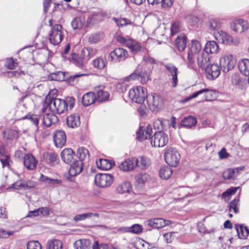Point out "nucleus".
<instances>
[{
  "mask_svg": "<svg viewBox=\"0 0 249 249\" xmlns=\"http://www.w3.org/2000/svg\"><path fill=\"white\" fill-rule=\"evenodd\" d=\"M136 133L139 141L149 140L151 145L154 147H163L167 144L169 140L168 135L163 131H156L152 136L153 130L150 124L146 127L140 126Z\"/></svg>",
  "mask_w": 249,
  "mask_h": 249,
  "instance_id": "1",
  "label": "nucleus"
},
{
  "mask_svg": "<svg viewBox=\"0 0 249 249\" xmlns=\"http://www.w3.org/2000/svg\"><path fill=\"white\" fill-rule=\"evenodd\" d=\"M75 100L72 97H67L64 100L59 98L48 99L46 98L45 104L51 112L60 114L66 110H71L75 105Z\"/></svg>",
  "mask_w": 249,
  "mask_h": 249,
  "instance_id": "2",
  "label": "nucleus"
},
{
  "mask_svg": "<svg viewBox=\"0 0 249 249\" xmlns=\"http://www.w3.org/2000/svg\"><path fill=\"white\" fill-rule=\"evenodd\" d=\"M201 48L202 47L199 41L196 39L192 40L191 43L188 45L186 64L189 69H195V57L201 52Z\"/></svg>",
  "mask_w": 249,
  "mask_h": 249,
  "instance_id": "3",
  "label": "nucleus"
},
{
  "mask_svg": "<svg viewBox=\"0 0 249 249\" xmlns=\"http://www.w3.org/2000/svg\"><path fill=\"white\" fill-rule=\"evenodd\" d=\"M53 112L47 113L43 117L36 114H28L25 118L29 120L37 128L40 118L42 119L43 124L47 127H49L53 124L56 123L58 120L57 117Z\"/></svg>",
  "mask_w": 249,
  "mask_h": 249,
  "instance_id": "4",
  "label": "nucleus"
},
{
  "mask_svg": "<svg viewBox=\"0 0 249 249\" xmlns=\"http://www.w3.org/2000/svg\"><path fill=\"white\" fill-rule=\"evenodd\" d=\"M129 97L134 102L141 104L145 101L147 97L146 89L141 86H138L131 89L129 91Z\"/></svg>",
  "mask_w": 249,
  "mask_h": 249,
  "instance_id": "5",
  "label": "nucleus"
},
{
  "mask_svg": "<svg viewBox=\"0 0 249 249\" xmlns=\"http://www.w3.org/2000/svg\"><path fill=\"white\" fill-rule=\"evenodd\" d=\"M164 159L166 162L170 166H177L179 161L180 156L178 152L175 148H168L164 153Z\"/></svg>",
  "mask_w": 249,
  "mask_h": 249,
  "instance_id": "6",
  "label": "nucleus"
},
{
  "mask_svg": "<svg viewBox=\"0 0 249 249\" xmlns=\"http://www.w3.org/2000/svg\"><path fill=\"white\" fill-rule=\"evenodd\" d=\"M236 60L233 55L227 53L223 54L220 59V68L224 72H228L235 66Z\"/></svg>",
  "mask_w": 249,
  "mask_h": 249,
  "instance_id": "7",
  "label": "nucleus"
},
{
  "mask_svg": "<svg viewBox=\"0 0 249 249\" xmlns=\"http://www.w3.org/2000/svg\"><path fill=\"white\" fill-rule=\"evenodd\" d=\"M116 39L118 42L129 48L133 54L137 53L141 50L142 48L139 43L134 40L131 38L127 39L121 36H118Z\"/></svg>",
  "mask_w": 249,
  "mask_h": 249,
  "instance_id": "8",
  "label": "nucleus"
},
{
  "mask_svg": "<svg viewBox=\"0 0 249 249\" xmlns=\"http://www.w3.org/2000/svg\"><path fill=\"white\" fill-rule=\"evenodd\" d=\"M62 26L60 24L54 25L50 34L49 40L53 45H58L63 39V34L62 31Z\"/></svg>",
  "mask_w": 249,
  "mask_h": 249,
  "instance_id": "9",
  "label": "nucleus"
},
{
  "mask_svg": "<svg viewBox=\"0 0 249 249\" xmlns=\"http://www.w3.org/2000/svg\"><path fill=\"white\" fill-rule=\"evenodd\" d=\"M113 176L108 174H97L94 178L95 184L101 188L109 186L113 182Z\"/></svg>",
  "mask_w": 249,
  "mask_h": 249,
  "instance_id": "10",
  "label": "nucleus"
},
{
  "mask_svg": "<svg viewBox=\"0 0 249 249\" xmlns=\"http://www.w3.org/2000/svg\"><path fill=\"white\" fill-rule=\"evenodd\" d=\"M128 56V52L126 50L118 48H116L110 53L108 59L113 63H118L124 61Z\"/></svg>",
  "mask_w": 249,
  "mask_h": 249,
  "instance_id": "11",
  "label": "nucleus"
},
{
  "mask_svg": "<svg viewBox=\"0 0 249 249\" xmlns=\"http://www.w3.org/2000/svg\"><path fill=\"white\" fill-rule=\"evenodd\" d=\"M146 102L152 112L157 110L162 105V99L160 95L154 93L147 95Z\"/></svg>",
  "mask_w": 249,
  "mask_h": 249,
  "instance_id": "12",
  "label": "nucleus"
},
{
  "mask_svg": "<svg viewBox=\"0 0 249 249\" xmlns=\"http://www.w3.org/2000/svg\"><path fill=\"white\" fill-rule=\"evenodd\" d=\"M204 69L206 77L209 80H214L220 75V68L217 64H209Z\"/></svg>",
  "mask_w": 249,
  "mask_h": 249,
  "instance_id": "13",
  "label": "nucleus"
},
{
  "mask_svg": "<svg viewBox=\"0 0 249 249\" xmlns=\"http://www.w3.org/2000/svg\"><path fill=\"white\" fill-rule=\"evenodd\" d=\"M36 185V183L31 180L20 179L17 181L11 186L7 188L10 190L13 189H23L24 190H29L34 188Z\"/></svg>",
  "mask_w": 249,
  "mask_h": 249,
  "instance_id": "14",
  "label": "nucleus"
},
{
  "mask_svg": "<svg viewBox=\"0 0 249 249\" xmlns=\"http://www.w3.org/2000/svg\"><path fill=\"white\" fill-rule=\"evenodd\" d=\"M149 73L145 70H142L138 73L134 72L129 76L125 77V80L129 82L131 80L137 79L140 80L142 84H145L150 79Z\"/></svg>",
  "mask_w": 249,
  "mask_h": 249,
  "instance_id": "15",
  "label": "nucleus"
},
{
  "mask_svg": "<svg viewBox=\"0 0 249 249\" xmlns=\"http://www.w3.org/2000/svg\"><path fill=\"white\" fill-rule=\"evenodd\" d=\"M163 67L165 68L169 75L172 77V86L176 87L178 79V68L172 63H165L163 64Z\"/></svg>",
  "mask_w": 249,
  "mask_h": 249,
  "instance_id": "16",
  "label": "nucleus"
},
{
  "mask_svg": "<svg viewBox=\"0 0 249 249\" xmlns=\"http://www.w3.org/2000/svg\"><path fill=\"white\" fill-rule=\"evenodd\" d=\"M43 161L50 166L53 167L59 162V158L54 152H45L42 155Z\"/></svg>",
  "mask_w": 249,
  "mask_h": 249,
  "instance_id": "17",
  "label": "nucleus"
},
{
  "mask_svg": "<svg viewBox=\"0 0 249 249\" xmlns=\"http://www.w3.org/2000/svg\"><path fill=\"white\" fill-rule=\"evenodd\" d=\"M83 163L81 160H76L72 164L69 170V175L67 179L72 181V177L81 172L83 169Z\"/></svg>",
  "mask_w": 249,
  "mask_h": 249,
  "instance_id": "18",
  "label": "nucleus"
},
{
  "mask_svg": "<svg viewBox=\"0 0 249 249\" xmlns=\"http://www.w3.org/2000/svg\"><path fill=\"white\" fill-rule=\"evenodd\" d=\"M231 29L236 33H242L249 28L247 21L242 19L234 20L231 23Z\"/></svg>",
  "mask_w": 249,
  "mask_h": 249,
  "instance_id": "19",
  "label": "nucleus"
},
{
  "mask_svg": "<svg viewBox=\"0 0 249 249\" xmlns=\"http://www.w3.org/2000/svg\"><path fill=\"white\" fill-rule=\"evenodd\" d=\"M137 165H138V159L132 157L123 161L120 165L119 168L121 170L129 171L133 170Z\"/></svg>",
  "mask_w": 249,
  "mask_h": 249,
  "instance_id": "20",
  "label": "nucleus"
},
{
  "mask_svg": "<svg viewBox=\"0 0 249 249\" xmlns=\"http://www.w3.org/2000/svg\"><path fill=\"white\" fill-rule=\"evenodd\" d=\"M53 141L57 147L61 148L65 143L66 136L63 130H56L53 134Z\"/></svg>",
  "mask_w": 249,
  "mask_h": 249,
  "instance_id": "21",
  "label": "nucleus"
},
{
  "mask_svg": "<svg viewBox=\"0 0 249 249\" xmlns=\"http://www.w3.org/2000/svg\"><path fill=\"white\" fill-rule=\"evenodd\" d=\"M213 93V91L212 90L209 89H202L198 91L194 92L192 95L184 98L183 99V100L182 101V102L184 103L187 102L189 101V100H190L193 98H195L197 97L198 95H199L201 94H203V93H205V100L206 101H210V100H211V99H210L209 96L212 95Z\"/></svg>",
  "mask_w": 249,
  "mask_h": 249,
  "instance_id": "22",
  "label": "nucleus"
},
{
  "mask_svg": "<svg viewBox=\"0 0 249 249\" xmlns=\"http://www.w3.org/2000/svg\"><path fill=\"white\" fill-rule=\"evenodd\" d=\"M23 162L25 167L29 170H33L35 169L37 164V160L31 154L25 155Z\"/></svg>",
  "mask_w": 249,
  "mask_h": 249,
  "instance_id": "23",
  "label": "nucleus"
},
{
  "mask_svg": "<svg viewBox=\"0 0 249 249\" xmlns=\"http://www.w3.org/2000/svg\"><path fill=\"white\" fill-rule=\"evenodd\" d=\"M67 124L69 127L75 128L78 127L81 124L80 115L78 113H73L67 118Z\"/></svg>",
  "mask_w": 249,
  "mask_h": 249,
  "instance_id": "24",
  "label": "nucleus"
},
{
  "mask_svg": "<svg viewBox=\"0 0 249 249\" xmlns=\"http://www.w3.org/2000/svg\"><path fill=\"white\" fill-rule=\"evenodd\" d=\"M210 54L205 53L204 51L198 54L197 61L198 66L202 69H204L209 64L208 63L210 60Z\"/></svg>",
  "mask_w": 249,
  "mask_h": 249,
  "instance_id": "25",
  "label": "nucleus"
},
{
  "mask_svg": "<svg viewBox=\"0 0 249 249\" xmlns=\"http://www.w3.org/2000/svg\"><path fill=\"white\" fill-rule=\"evenodd\" d=\"M74 153L71 148H65L61 153L62 160L66 163H70L74 159Z\"/></svg>",
  "mask_w": 249,
  "mask_h": 249,
  "instance_id": "26",
  "label": "nucleus"
},
{
  "mask_svg": "<svg viewBox=\"0 0 249 249\" xmlns=\"http://www.w3.org/2000/svg\"><path fill=\"white\" fill-rule=\"evenodd\" d=\"M97 167L102 170H108L115 165L114 162L107 159H100L96 162Z\"/></svg>",
  "mask_w": 249,
  "mask_h": 249,
  "instance_id": "27",
  "label": "nucleus"
},
{
  "mask_svg": "<svg viewBox=\"0 0 249 249\" xmlns=\"http://www.w3.org/2000/svg\"><path fill=\"white\" fill-rule=\"evenodd\" d=\"M168 121L162 118L156 119L153 123V126L155 130L158 131L166 130L168 127Z\"/></svg>",
  "mask_w": 249,
  "mask_h": 249,
  "instance_id": "28",
  "label": "nucleus"
},
{
  "mask_svg": "<svg viewBox=\"0 0 249 249\" xmlns=\"http://www.w3.org/2000/svg\"><path fill=\"white\" fill-rule=\"evenodd\" d=\"M187 43V37L184 34H180L178 36L175 40V45L178 50L182 52L186 48Z\"/></svg>",
  "mask_w": 249,
  "mask_h": 249,
  "instance_id": "29",
  "label": "nucleus"
},
{
  "mask_svg": "<svg viewBox=\"0 0 249 249\" xmlns=\"http://www.w3.org/2000/svg\"><path fill=\"white\" fill-rule=\"evenodd\" d=\"M214 35L216 39H221L224 44H230L232 41L231 36L225 32L217 31L214 32Z\"/></svg>",
  "mask_w": 249,
  "mask_h": 249,
  "instance_id": "30",
  "label": "nucleus"
},
{
  "mask_svg": "<svg viewBox=\"0 0 249 249\" xmlns=\"http://www.w3.org/2000/svg\"><path fill=\"white\" fill-rule=\"evenodd\" d=\"M218 50L219 47L215 41H208L206 43L204 51L210 54V53H215Z\"/></svg>",
  "mask_w": 249,
  "mask_h": 249,
  "instance_id": "31",
  "label": "nucleus"
},
{
  "mask_svg": "<svg viewBox=\"0 0 249 249\" xmlns=\"http://www.w3.org/2000/svg\"><path fill=\"white\" fill-rule=\"evenodd\" d=\"M238 68L240 72L245 76L249 75V59H243L238 62Z\"/></svg>",
  "mask_w": 249,
  "mask_h": 249,
  "instance_id": "32",
  "label": "nucleus"
},
{
  "mask_svg": "<svg viewBox=\"0 0 249 249\" xmlns=\"http://www.w3.org/2000/svg\"><path fill=\"white\" fill-rule=\"evenodd\" d=\"M96 101L95 95L92 92L85 94L82 99L83 105L84 106H89Z\"/></svg>",
  "mask_w": 249,
  "mask_h": 249,
  "instance_id": "33",
  "label": "nucleus"
},
{
  "mask_svg": "<svg viewBox=\"0 0 249 249\" xmlns=\"http://www.w3.org/2000/svg\"><path fill=\"white\" fill-rule=\"evenodd\" d=\"M90 245V240L87 239H80L76 240L73 244L75 249H89Z\"/></svg>",
  "mask_w": 249,
  "mask_h": 249,
  "instance_id": "34",
  "label": "nucleus"
},
{
  "mask_svg": "<svg viewBox=\"0 0 249 249\" xmlns=\"http://www.w3.org/2000/svg\"><path fill=\"white\" fill-rule=\"evenodd\" d=\"M197 123L196 119L195 117L188 116L185 117L181 122L180 125L185 127L191 128L196 125Z\"/></svg>",
  "mask_w": 249,
  "mask_h": 249,
  "instance_id": "35",
  "label": "nucleus"
},
{
  "mask_svg": "<svg viewBox=\"0 0 249 249\" xmlns=\"http://www.w3.org/2000/svg\"><path fill=\"white\" fill-rule=\"evenodd\" d=\"M112 20L116 23L119 28H123L125 26L130 25H132L133 22L130 20L124 18H112Z\"/></svg>",
  "mask_w": 249,
  "mask_h": 249,
  "instance_id": "36",
  "label": "nucleus"
},
{
  "mask_svg": "<svg viewBox=\"0 0 249 249\" xmlns=\"http://www.w3.org/2000/svg\"><path fill=\"white\" fill-rule=\"evenodd\" d=\"M173 173L171 167L169 166H162L159 171L160 177L163 179H167L170 178Z\"/></svg>",
  "mask_w": 249,
  "mask_h": 249,
  "instance_id": "37",
  "label": "nucleus"
},
{
  "mask_svg": "<svg viewBox=\"0 0 249 249\" xmlns=\"http://www.w3.org/2000/svg\"><path fill=\"white\" fill-rule=\"evenodd\" d=\"M107 61L104 57H99L94 59L92 62L93 66L99 70H103L107 65Z\"/></svg>",
  "mask_w": 249,
  "mask_h": 249,
  "instance_id": "38",
  "label": "nucleus"
},
{
  "mask_svg": "<svg viewBox=\"0 0 249 249\" xmlns=\"http://www.w3.org/2000/svg\"><path fill=\"white\" fill-rule=\"evenodd\" d=\"M47 249H63V244L58 239H53L48 241L47 243Z\"/></svg>",
  "mask_w": 249,
  "mask_h": 249,
  "instance_id": "39",
  "label": "nucleus"
},
{
  "mask_svg": "<svg viewBox=\"0 0 249 249\" xmlns=\"http://www.w3.org/2000/svg\"><path fill=\"white\" fill-rule=\"evenodd\" d=\"M238 168L228 169L223 173V178L224 179H234L237 175L236 173H238Z\"/></svg>",
  "mask_w": 249,
  "mask_h": 249,
  "instance_id": "40",
  "label": "nucleus"
},
{
  "mask_svg": "<svg viewBox=\"0 0 249 249\" xmlns=\"http://www.w3.org/2000/svg\"><path fill=\"white\" fill-rule=\"evenodd\" d=\"M131 189V183L128 181L124 182L120 184L116 189L118 193L123 194L125 193H129Z\"/></svg>",
  "mask_w": 249,
  "mask_h": 249,
  "instance_id": "41",
  "label": "nucleus"
},
{
  "mask_svg": "<svg viewBox=\"0 0 249 249\" xmlns=\"http://www.w3.org/2000/svg\"><path fill=\"white\" fill-rule=\"evenodd\" d=\"M49 79L54 81H64L65 79V73L61 71L51 73L49 75Z\"/></svg>",
  "mask_w": 249,
  "mask_h": 249,
  "instance_id": "42",
  "label": "nucleus"
},
{
  "mask_svg": "<svg viewBox=\"0 0 249 249\" xmlns=\"http://www.w3.org/2000/svg\"><path fill=\"white\" fill-rule=\"evenodd\" d=\"M239 197L236 196L232 200L229 204V210L230 212L233 211L235 213L238 212V208L237 206L239 204Z\"/></svg>",
  "mask_w": 249,
  "mask_h": 249,
  "instance_id": "43",
  "label": "nucleus"
},
{
  "mask_svg": "<svg viewBox=\"0 0 249 249\" xmlns=\"http://www.w3.org/2000/svg\"><path fill=\"white\" fill-rule=\"evenodd\" d=\"M109 96V95L107 91L99 90L97 93L96 101L100 103L107 101Z\"/></svg>",
  "mask_w": 249,
  "mask_h": 249,
  "instance_id": "44",
  "label": "nucleus"
},
{
  "mask_svg": "<svg viewBox=\"0 0 249 249\" xmlns=\"http://www.w3.org/2000/svg\"><path fill=\"white\" fill-rule=\"evenodd\" d=\"M71 62L79 68H82L84 67L83 58H82V56H79L77 54L73 53L72 54Z\"/></svg>",
  "mask_w": 249,
  "mask_h": 249,
  "instance_id": "45",
  "label": "nucleus"
},
{
  "mask_svg": "<svg viewBox=\"0 0 249 249\" xmlns=\"http://www.w3.org/2000/svg\"><path fill=\"white\" fill-rule=\"evenodd\" d=\"M77 154L79 155V160H83L89 159V155L88 150L85 147H80L77 149Z\"/></svg>",
  "mask_w": 249,
  "mask_h": 249,
  "instance_id": "46",
  "label": "nucleus"
},
{
  "mask_svg": "<svg viewBox=\"0 0 249 249\" xmlns=\"http://www.w3.org/2000/svg\"><path fill=\"white\" fill-rule=\"evenodd\" d=\"M150 179V176L146 173L139 174L135 177L136 182L139 184H143Z\"/></svg>",
  "mask_w": 249,
  "mask_h": 249,
  "instance_id": "47",
  "label": "nucleus"
},
{
  "mask_svg": "<svg viewBox=\"0 0 249 249\" xmlns=\"http://www.w3.org/2000/svg\"><path fill=\"white\" fill-rule=\"evenodd\" d=\"M18 65L17 59H13V58H8L5 61V67L9 70L15 69Z\"/></svg>",
  "mask_w": 249,
  "mask_h": 249,
  "instance_id": "48",
  "label": "nucleus"
},
{
  "mask_svg": "<svg viewBox=\"0 0 249 249\" xmlns=\"http://www.w3.org/2000/svg\"><path fill=\"white\" fill-rule=\"evenodd\" d=\"M207 26L209 29L212 31L215 30L214 32L216 31H218V29L220 27V23L218 21L215 19H210L207 23Z\"/></svg>",
  "mask_w": 249,
  "mask_h": 249,
  "instance_id": "49",
  "label": "nucleus"
},
{
  "mask_svg": "<svg viewBox=\"0 0 249 249\" xmlns=\"http://www.w3.org/2000/svg\"><path fill=\"white\" fill-rule=\"evenodd\" d=\"M84 22L80 17H76L72 20L71 25L74 30L80 29L82 27Z\"/></svg>",
  "mask_w": 249,
  "mask_h": 249,
  "instance_id": "50",
  "label": "nucleus"
},
{
  "mask_svg": "<svg viewBox=\"0 0 249 249\" xmlns=\"http://www.w3.org/2000/svg\"><path fill=\"white\" fill-rule=\"evenodd\" d=\"M235 228L239 238L246 239L247 238V234H245L244 225L243 224L236 225Z\"/></svg>",
  "mask_w": 249,
  "mask_h": 249,
  "instance_id": "51",
  "label": "nucleus"
},
{
  "mask_svg": "<svg viewBox=\"0 0 249 249\" xmlns=\"http://www.w3.org/2000/svg\"><path fill=\"white\" fill-rule=\"evenodd\" d=\"M103 37L102 33H96L90 35L89 37V42L90 44L97 43Z\"/></svg>",
  "mask_w": 249,
  "mask_h": 249,
  "instance_id": "52",
  "label": "nucleus"
},
{
  "mask_svg": "<svg viewBox=\"0 0 249 249\" xmlns=\"http://www.w3.org/2000/svg\"><path fill=\"white\" fill-rule=\"evenodd\" d=\"M240 189V187H231L227 189L222 194V196L223 198L228 197L234 194L236 191Z\"/></svg>",
  "mask_w": 249,
  "mask_h": 249,
  "instance_id": "53",
  "label": "nucleus"
},
{
  "mask_svg": "<svg viewBox=\"0 0 249 249\" xmlns=\"http://www.w3.org/2000/svg\"><path fill=\"white\" fill-rule=\"evenodd\" d=\"M27 249H42V247L37 241H30L27 244Z\"/></svg>",
  "mask_w": 249,
  "mask_h": 249,
  "instance_id": "54",
  "label": "nucleus"
},
{
  "mask_svg": "<svg viewBox=\"0 0 249 249\" xmlns=\"http://www.w3.org/2000/svg\"><path fill=\"white\" fill-rule=\"evenodd\" d=\"M181 28L180 23L178 21H176L172 24L171 28V34L172 36H174L177 33L180 31Z\"/></svg>",
  "mask_w": 249,
  "mask_h": 249,
  "instance_id": "55",
  "label": "nucleus"
},
{
  "mask_svg": "<svg viewBox=\"0 0 249 249\" xmlns=\"http://www.w3.org/2000/svg\"><path fill=\"white\" fill-rule=\"evenodd\" d=\"M142 231V227L141 225L135 224L130 227V232L139 234Z\"/></svg>",
  "mask_w": 249,
  "mask_h": 249,
  "instance_id": "56",
  "label": "nucleus"
},
{
  "mask_svg": "<svg viewBox=\"0 0 249 249\" xmlns=\"http://www.w3.org/2000/svg\"><path fill=\"white\" fill-rule=\"evenodd\" d=\"M90 218V214L88 213L76 214L73 218V220L75 222L83 221L86 219Z\"/></svg>",
  "mask_w": 249,
  "mask_h": 249,
  "instance_id": "57",
  "label": "nucleus"
},
{
  "mask_svg": "<svg viewBox=\"0 0 249 249\" xmlns=\"http://www.w3.org/2000/svg\"><path fill=\"white\" fill-rule=\"evenodd\" d=\"M149 164V160L148 159L142 157L140 163L138 162V165L137 166L140 167L141 169L146 168Z\"/></svg>",
  "mask_w": 249,
  "mask_h": 249,
  "instance_id": "58",
  "label": "nucleus"
},
{
  "mask_svg": "<svg viewBox=\"0 0 249 249\" xmlns=\"http://www.w3.org/2000/svg\"><path fill=\"white\" fill-rule=\"evenodd\" d=\"M18 135L17 131L14 130H10L8 131L7 135L4 136V137L7 139V140H13V139H16L18 138Z\"/></svg>",
  "mask_w": 249,
  "mask_h": 249,
  "instance_id": "59",
  "label": "nucleus"
},
{
  "mask_svg": "<svg viewBox=\"0 0 249 249\" xmlns=\"http://www.w3.org/2000/svg\"><path fill=\"white\" fill-rule=\"evenodd\" d=\"M187 21L193 25H195L199 21L198 18L196 16L189 15L186 17Z\"/></svg>",
  "mask_w": 249,
  "mask_h": 249,
  "instance_id": "60",
  "label": "nucleus"
},
{
  "mask_svg": "<svg viewBox=\"0 0 249 249\" xmlns=\"http://www.w3.org/2000/svg\"><path fill=\"white\" fill-rule=\"evenodd\" d=\"M39 215L44 216H48L50 214L51 209L49 207H41L38 208Z\"/></svg>",
  "mask_w": 249,
  "mask_h": 249,
  "instance_id": "61",
  "label": "nucleus"
},
{
  "mask_svg": "<svg viewBox=\"0 0 249 249\" xmlns=\"http://www.w3.org/2000/svg\"><path fill=\"white\" fill-rule=\"evenodd\" d=\"M144 224L145 226L147 227V230L150 231L152 229H155V224L154 223V218L145 221Z\"/></svg>",
  "mask_w": 249,
  "mask_h": 249,
  "instance_id": "62",
  "label": "nucleus"
},
{
  "mask_svg": "<svg viewBox=\"0 0 249 249\" xmlns=\"http://www.w3.org/2000/svg\"><path fill=\"white\" fill-rule=\"evenodd\" d=\"M163 219L162 218H154V223L155 224V229H159L163 227Z\"/></svg>",
  "mask_w": 249,
  "mask_h": 249,
  "instance_id": "63",
  "label": "nucleus"
},
{
  "mask_svg": "<svg viewBox=\"0 0 249 249\" xmlns=\"http://www.w3.org/2000/svg\"><path fill=\"white\" fill-rule=\"evenodd\" d=\"M174 0H161V6L163 8H168L172 6Z\"/></svg>",
  "mask_w": 249,
  "mask_h": 249,
  "instance_id": "64",
  "label": "nucleus"
}]
</instances>
